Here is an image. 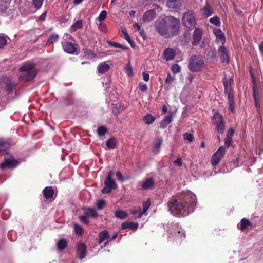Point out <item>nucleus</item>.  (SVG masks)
Here are the masks:
<instances>
[{
    "label": "nucleus",
    "instance_id": "obj_1",
    "mask_svg": "<svg viewBox=\"0 0 263 263\" xmlns=\"http://www.w3.org/2000/svg\"><path fill=\"white\" fill-rule=\"evenodd\" d=\"M196 199L195 195L190 191L184 193L181 201L173 199L168 202L171 213L177 217H181L193 212L195 208Z\"/></svg>",
    "mask_w": 263,
    "mask_h": 263
},
{
    "label": "nucleus",
    "instance_id": "obj_2",
    "mask_svg": "<svg viewBox=\"0 0 263 263\" xmlns=\"http://www.w3.org/2000/svg\"><path fill=\"white\" fill-rule=\"evenodd\" d=\"M180 24L179 20L174 16H168L157 20L155 27L161 35L171 37L177 34Z\"/></svg>",
    "mask_w": 263,
    "mask_h": 263
},
{
    "label": "nucleus",
    "instance_id": "obj_3",
    "mask_svg": "<svg viewBox=\"0 0 263 263\" xmlns=\"http://www.w3.org/2000/svg\"><path fill=\"white\" fill-rule=\"evenodd\" d=\"M20 71L23 73L20 76L22 81H28L33 79L36 75L37 70L33 63L26 62L20 67Z\"/></svg>",
    "mask_w": 263,
    "mask_h": 263
},
{
    "label": "nucleus",
    "instance_id": "obj_4",
    "mask_svg": "<svg viewBox=\"0 0 263 263\" xmlns=\"http://www.w3.org/2000/svg\"><path fill=\"white\" fill-rule=\"evenodd\" d=\"M183 24L189 29L192 30L195 28L196 24V17L192 11H188L182 16Z\"/></svg>",
    "mask_w": 263,
    "mask_h": 263
},
{
    "label": "nucleus",
    "instance_id": "obj_5",
    "mask_svg": "<svg viewBox=\"0 0 263 263\" xmlns=\"http://www.w3.org/2000/svg\"><path fill=\"white\" fill-rule=\"evenodd\" d=\"M204 65V61L200 58L194 55L190 58L189 61V69L193 72L200 71Z\"/></svg>",
    "mask_w": 263,
    "mask_h": 263
},
{
    "label": "nucleus",
    "instance_id": "obj_6",
    "mask_svg": "<svg viewBox=\"0 0 263 263\" xmlns=\"http://www.w3.org/2000/svg\"><path fill=\"white\" fill-rule=\"evenodd\" d=\"M11 0H0V14L3 16H9L14 9L10 7Z\"/></svg>",
    "mask_w": 263,
    "mask_h": 263
},
{
    "label": "nucleus",
    "instance_id": "obj_7",
    "mask_svg": "<svg viewBox=\"0 0 263 263\" xmlns=\"http://www.w3.org/2000/svg\"><path fill=\"white\" fill-rule=\"evenodd\" d=\"M213 119L216 132L219 134H222L224 130V125L222 116L218 113H216L214 115Z\"/></svg>",
    "mask_w": 263,
    "mask_h": 263
},
{
    "label": "nucleus",
    "instance_id": "obj_8",
    "mask_svg": "<svg viewBox=\"0 0 263 263\" xmlns=\"http://www.w3.org/2000/svg\"><path fill=\"white\" fill-rule=\"evenodd\" d=\"M226 154V148L224 146H220L218 150L213 154L211 159L213 166L217 165Z\"/></svg>",
    "mask_w": 263,
    "mask_h": 263
},
{
    "label": "nucleus",
    "instance_id": "obj_9",
    "mask_svg": "<svg viewBox=\"0 0 263 263\" xmlns=\"http://www.w3.org/2000/svg\"><path fill=\"white\" fill-rule=\"evenodd\" d=\"M218 53L221 62L228 63L230 61V55L228 49L223 45H221L218 49Z\"/></svg>",
    "mask_w": 263,
    "mask_h": 263
},
{
    "label": "nucleus",
    "instance_id": "obj_10",
    "mask_svg": "<svg viewBox=\"0 0 263 263\" xmlns=\"http://www.w3.org/2000/svg\"><path fill=\"white\" fill-rule=\"evenodd\" d=\"M104 184L105 187L102 190V193L103 194L109 193L112 190L117 187V184L112 179H105Z\"/></svg>",
    "mask_w": 263,
    "mask_h": 263
},
{
    "label": "nucleus",
    "instance_id": "obj_11",
    "mask_svg": "<svg viewBox=\"0 0 263 263\" xmlns=\"http://www.w3.org/2000/svg\"><path fill=\"white\" fill-rule=\"evenodd\" d=\"M202 29L199 27H195L193 34L192 45L196 46L202 39Z\"/></svg>",
    "mask_w": 263,
    "mask_h": 263
},
{
    "label": "nucleus",
    "instance_id": "obj_12",
    "mask_svg": "<svg viewBox=\"0 0 263 263\" xmlns=\"http://www.w3.org/2000/svg\"><path fill=\"white\" fill-rule=\"evenodd\" d=\"M62 47L64 51L69 54H74L76 51V45L69 41L62 42Z\"/></svg>",
    "mask_w": 263,
    "mask_h": 263
},
{
    "label": "nucleus",
    "instance_id": "obj_13",
    "mask_svg": "<svg viewBox=\"0 0 263 263\" xmlns=\"http://www.w3.org/2000/svg\"><path fill=\"white\" fill-rule=\"evenodd\" d=\"M76 249L78 258L80 259L85 258L86 254V245L82 242H79L77 244Z\"/></svg>",
    "mask_w": 263,
    "mask_h": 263
},
{
    "label": "nucleus",
    "instance_id": "obj_14",
    "mask_svg": "<svg viewBox=\"0 0 263 263\" xmlns=\"http://www.w3.org/2000/svg\"><path fill=\"white\" fill-rule=\"evenodd\" d=\"M213 33L216 36L215 42L217 44H221L223 45L226 42V37L220 29H215L213 30Z\"/></svg>",
    "mask_w": 263,
    "mask_h": 263
},
{
    "label": "nucleus",
    "instance_id": "obj_15",
    "mask_svg": "<svg viewBox=\"0 0 263 263\" xmlns=\"http://www.w3.org/2000/svg\"><path fill=\"white\" fill-rule=\"evenodd\" d=\"M174 234L176 236V239L179 241V239L182 240L185 238V234L183 231L182 228L178 224L176 223L173 225Z\"/></svg>",
    "mask_w": 263,
    "mask_h": 263
},
{
    "label": "nucleus",
    "instance_id": "obj_16",
    "mask_svg": "<svg viewBox=\"0 0 263 263\" xmlns=\"http://www.w3.org/2000/svg\"><path fill=\"white\" fill-rule=\"evenodd\" d=\"M17 161L12 159H6L4 162L1 164V168L4 170L6 168H14L17 165Z\"/></svg>",
    "mask_w": 263,
    "mask_h": 263
},
{
    "label": "nucleus",
    "instance_id": "obj_17",
    "mask_svg": "<svg viewBox=\"0 0 263 263\" xmlns=\"http://www.w3.org/2000/svg\"><path fill=\"white\" fill-rule=\"evenodd\" d=\"M163 55L166 61H171L175 57L176 52L173 49L167 48L164 50Z\"/></svg>",
    "mask_w": 263,
    "mask_h": 263
},
{
    "label": "nucleus",
    "instance_id": "obj_18",
    "mask_svg": "<svg viewBox=\"0 0 263 263\" xmlns=\"http://www.w3.org/2000/svg\"><path fill=\"white\" fill-rule=\"evenodd\" d=\"M156 17V12L154 10H150L146 12L143 16V21L149 22L153 20Z\"/></svg>",
    "mask_w": 263,
    "mask_h": 263
},
{
    "label": "nucleus",
    "instance_id": "obj_19",
    "mask_svg": "<svg viewBox=\"0 0 263 263\" xmlns=\"http://www.w3.org/2000/svg\"><path fill=\"white\" fill-rule=\"evenodd\" d=\"M162 143L163 139L161 137H158L155 139L153 143V151L155 153H158Z\"/></svg>",
    "mask_w": 263,
    "mask_h": 263
},
{
    "label": "nucleus",
    "instance_id": "obj_20",
    "mask_svg": "<svg viewBox=\"0 0 263 263\" xmlns=\"http://www.w3.org/2000/svg\"><path fill=\"white\" fill-rule=\"evenodd\" d=\"M0 81L5 84L7 90L9 92H12L16 86V84L14 82H12L8 78H4Z\"/></svg>",
    "mask_w": 263,
    "mask_h": 263
},
{
    "label": "nucleus",
    "instance_id": "obj_21",
    "mask_svg": "<svg viewBox=\"0 0 263 263\" xmlns=\"http://www.w3.org/2000/svg\"><path fill=\"white\" fill-rule=\"evenodd\" d=\"M139 224L134 222H123L121 224V230L129 229L133 230H136L138 228Z\"/></svg>",
    "mask_w": 263,
    "mask_h": 263
},
{
    "label": "nucleus",
    "instance_id": "obj_22",
    "mask_svg": "<svg viewBox=\"0 0 263 263\" xmlns=\"http://www.w3.org/2000/svg\"><path fill=\"white\" fill-rule=\"evenodd\" d=\"M150 205H151V202L149 200H147L146 201L144 202L143 204V212H142L141 208L140 206H139V211H140V212L139 215H138L137 218H140L141 217H142L143 215H146L147 214V211L148 209V208H149Z\"/></svg>",
    "mask_w": 263,
    "mask_h": 263
},
{
    "label": "nucleus",
    "instance_id": "obj_23",
    "mask_svg": "<svg viewBox=\"0 0 263 263\" xmlns=\"http://www.w3.org/2000/svg\"><path fill=\"white\" fill-rule=\"evenodd\" d=\"M166 6L168 8L176 9L181 6V3L180 0H167Z\"/></svg>",
    "mask_w": 263,
    "mask_h": 263
},
{
    "label": "nucleus",
    "instance_id": "obj_24",
    "mask_svg": "<svg viewBox=\"0 0 263 263\" xmlns=\"http://www.w3.org/2000/svg\"><path fill=\"white\" fill-rule=\"evenodd\" d=\"M83 211H84V214L88 217H93L95 218L98 217V214L96 212V210L93 208H83Z\"/></svg>",
    "mask_w": 263,
    "mask_h": 263
},
{
    "label": "nucleus",
    "instance_id": "obj_25",
    "mask_svg": "<svg viewBox=\"0 0 263 263\" xmlns=\"http://www.w3.org/2000/svg\"><path fill=\"white\" fill-rule=\"evenodd\" d=\"M109 65L105 62L101 63L98 66V71L99 73L103 74L109 69Z\"/></svg>",
    "mask_w": 263,
    "mask_h": 263
},
{
    "label": "nucleus",
    "instance_id": "obj_26",
    "mask_svg": "<svg viewBox=\"0 0 263 263\" xmlns=\"http://www.w3.org/2000/svg\"><path fill=\"white\" fill-rule=\"evenodd\" d=\"M43 193L45 197L47 199H49L53 198L54 191L51 186L46 187L43 190Z\"/></svg>",
    "mask_w": 263,
    "mask_h": 263
},
{
    "label": "nucleus",
    "instance_id": "obj_27",
    "mask_svg": "<svg viewBox=\"0 0 263 263\" xmlns=\"http://www.w3.org/2000/svg\"><path fill=\"white\" fill-rule=\"evenodd\" d=\"M172 121V115H169L166 116L160 123V127L162 128L166 127V126L167 125H168Z\"/></svg>",
    "mask_w": 263,
    "mask_h": 263
},
{
    "label": "nucleus",
    "instance_id": "obj_28",
    "mask_svg": "<svg viewBox=\"0 0 263 263\" xmlns=\"http://www.w3.org/2000/svg\"><path fill=\"white\" fill-rule=\"evenodd\" d=\"M99 244L102 243L104 240L109 239V235L106 230H103L100 232L99 234Z\"/></svg>",
    "mask_w": 263,
    "mask_h": 263
},
{
    "label": "nucleus",
    "instance_id": "obj_29",
    "mask_svg": "<svg viewBox=\"0 0 263 263\" xmlns=\"http://www.w3.org/2000/svg\"><path fill=\"white\" fill-rule=\"evenodd\" d=\"M154 184V180L153 178H149L143 181L142 188L143 189H148L152 188Z\"/></svg>",
    "mask_w": 263,
    "mask_h": 263
},
{
    "label": "nucleus",
    "instance_id": "obj_30",
    "mask_svg": "<svg viewBox=\"0 0 263 263\" xmlns=\"http://www.w3.org/2000/svg\"><path fill=\"white\" fill-rule=\"evenodd\" d=\"M83 27V21L81 20H78L71 26L70 30L71 32H73L77 31V29L82 28Z\"/></svg>",
    "mask_w": 263,
    "mask_h": 263
},
{
    "label": "nucleus",
    "instance_id": "obj_31",
    "mask_svg": "<svg viewBox=\"0 0 263 263\" xmlns=\"http://www.w3.org/2000/svg\"><path fill=\"white\" fill-rule=\"evenodd\" d=\"M155 119V117L150 114H146L143 118L144 123L147 125L152 124Z\"/></svg>",
    "mask_w": 263,
    "mask_h": 263
},
{
    "label": "nucleus",
    "instance_id": "obj_32",
    "mask_svg": "<svg viewBox=\"0 0 263 263\" xmlns=\"http://www.w3.org/2000/svg\"><path fill=\"white\" fill-rule=\"evenodd\" d=\"M133 28L135 29L136 31L139 32L140 36L143 39H145L146 38V35L145 33L144 30L141 28V26L139 25L138 23H135L133 24Z\"/></svg>",
    "mask_w": 263,
    "mask_h": 263
},
{
    "label": "nucleus",
    "instance_id": "obj_33",
    "mask_svg": "<svg viewBox=\"0 0 263 263\" xmlns=\"http://www.w3.org/2000/svg\"><path fill=\"white\" fill-rule=\"evenodd\" d=\"M203 11V15L205 17L210 16L213 13V10L210 7L208 4H206L204 8L202 9Z\"/></svg>",
    "mask_w": 263,
    "mask_h": 263
},
{
    "label": "nucleus",
    "instance_id": "obj_34",
    "mask_svg": "<svg viewBox=\"0 0 263 263\" xmlns=\"http://www.w3.org/2000/svg\"><path fill=\"white\" fill-rule=\"evenodd\" d=\"M115 215L118 218L124 219L127 217L128 214L125 211L119 210L115 211Z\"/></svg>",
    "mask_w": 263,
    "mask_h": 263
},
{
    "label": "nucleus",
    "instance_id": "obj_35",
    "mask_svg": "<svg viewBox=\"0 0 263 263\" xmlns=\"http://www.w3.org/2000/svg\"><path fill=\"white\" fill-rule=\"evenodd\" d=\"M117 145V141L114 137L109 138L106 141V146L108 149H114Z\"/></svg>",
    "mask_w": 263,
    "mask_h": 263
},
{
    "label": "nucleus",
    "instance_id": "obj_36",
    "mask_svg": "<svg viewBox=\"0 0 263 263\" xmlns=\"http://www.w3.org/2000/svg\"><path fill=\"white\" fill-rule=\"evenodd\" d=\"M67 246V242L64 239H60L57 243V246L59 250H63Z\"/></svg>",
    "mask_w": 263,
    "mask_h": 263
},
{
    "label": "nucleus",
    "instance_id": "obj_37",
    "mask_svg": "<svg viewBox=\"0 0 263 263\" xmlns=\"http://www.w3.org/2000/svg\"><path fill=\"white\" fill-rule=\"evenodd\" d=\"M107 12L106 10L102 11L99 14L98 17L96 18V22H101L104 21L107 17Z\"/></svg>",
    "mask_w": 263,
    "mask_h": 263
},
{
    "label": "nucleus",
    "instance_id": "obj_38",
    "mask_svg": "<svg viewBox=\"0 0 263 263\" xmlns=\"http://www.w3.org/2000/svg\"><path fill=\"white\" fill-rule=\"evenodd\" d=\"M59 38V37L58 34H57L55 33H53L50 36V37L48 39L47 44L48 45H50L51 44H53V43L56 42L58 40Z\"/></svg>",
    "mask_w": 263,
    "mask_h": 263
},
{
    "label": "nucleus",
    "instance_id": "obj_39",
    "mask_svg": "<svg viewBox=\"0 0 263 263\" xmlns=\"http://www.w3.org/2000/svg\"><path fill=\"white\" fill-rule=\"evenodd\" d=\"M240 224V229L241 230H243L248 226L250 225V222L247 219L243 218L241 219Z\"/></svg>",
    "mask_w": 263,
    "mask_h": 263
},
{
    "label": "nucleus",
    "instance_id": "obj_40",
    "mask_svg": "<svg viewBox=\"0 0 263 263\" xmlns=\"http://www.w3.org/2000/svg\"><path fill=\"white\" fill-rule=\"evenodd\" d=\"M121 31L124 35V39L129 43L130 45L132 44L133 41L131 40L130 36H129L125 28L121 27Z\"/></svg>",
    "mask_w": 263,
    "mask_h": 263
},
{
    "label": "nucleus",
    "instance_id": "obj_41",
    "mask_svg": "<svg viewBox=\"0 0 263 263\" xmlns=\"http://www.w3.org/2000/svg\"><path fill=\"white\" fill-rule=\"evenodd\" d=\"M108 43L111 46L117 48H121L124 50H127L128 49V47L126 46L121 45L119 43H118L115 42L110 41L108 42Z\"/></svg>",
    "mask_w": 263,
    "mask_h": 263
},
{
    "label": "nucleus",
    "instance_id": "obj_42",
    "mask_svg": "<svg viewBox=\"0 0 263 263\" xmlns=\"http://www.w3.org/2000/svg\"><path fill=\"white\" fill-rule=\"evenodd\" d=\"M32 3V5L34 7L37 9H40L43 4L44 0H31Z\"/></svg>",
    "mask_w": 263,
    "mask_h": 263
},
{
    "label": "nucleus",
    "instance_id": "obj_43",
    "mask_svg": "<svg viewBox=\"0 0 263 263\" xmlns=\"http://www.w3.org/2000/svg\"><path fill=\"white\" fill-rule=\"evenodd\" d=\"M106 204V201L104 199H100L97 201L96 206L98 210L102 209Z\"/></svg>",
    "mask_w": 263,
    "mask_h": 263
},
{
    "label": "nucleus",
    "instance_id": "obj_44",
    "mask_svg": "<svg viewBox=\"0 0 263 263\" xmlns=\"http://www.w3.org/2000/svg\"><path fill=\"white\" fill-rule=\"evenodd\" d=\"M8 144L2 140H0V153H5L8 149Z\"/></svg>",
    "mask_w": 263,
    "mask_h": 263
},
{
    "label": "nucleus",
    "instance_id": "obj_45",
    "mask_svg": "<svg viewBox=\"0 0 263 263\" xmlns=\"http://www.w3.org/2000/svg\"><path fill=\"white\" fill-rule=\"evenodd\" d=\"M74 230L78 235H81L83 233L82 227L78 224H74Z\"/></svg>",
    "mask_w": 263,
    "mask_h": 263
},
{
    "label": "nucleus",
    "instance_id": "obj_46",
    "mask_svg": "<svg viewBox=\"0 0 263 263\" xmlns=\"http://www.w3.org/2000/svg\"><path fill=\"white\" fill-rule=\"evenodd\" d=\"M107 132V129L103 126L99 127L97 129V134L99 136H104Z\"/></svg>",
    "mask_w": 263,
    "mask_h": 263
},
{
    "label": "nucleus",
    "instance_id": "obj_47",
    "mask_svg": "<svg viewBox=\"0 0 263 263\" xmlns=\"http://www.w3.org/2000/svg\"><path fill=\"white\" fill-rule=\"evenodd\" d=\"M124 69H125L127 74L128 76H132L133 74V68L129 62L125 66Z\"/></svg>",
    "mask_w": 263,
    "mask_h": 263
},
{
    "label": "nucleus",
    "instance_id": "obj_48",
    "mask_svg": "<svg viewBox=\"0 0 263 263\" xmlns=\"http://www.w3.org/2000/svg\"><path fill=\"white\" fill-rule=\"evenodd\" d=\"M210 22L217 27L220 26V19L217 16H214L210 19Z\"/></svg>",
    "mask_w": 263,
    "mask_h": 263
},
{
    "label": "nucleus",
    "instance_id": "obj_49",
    "mask_svg": "<svg viewBox=\"0 0 263 263\" xmlns=\"http://www.w3.org/2000/svg\"><path fill=\"white\" fill-rule=\"evenodd\" d=\"M171 70L174 74H176L180 72L181 67L178 64H174L172 66Z\"/></svg>",
    "mask_w": 263,
    "mask_h": 263
},
{
    "label": "nucleus",
    "instance_id": "obj_50",
    "mask_svg": "<svg viewBox=\"0 0 263 263\" xmlns=\"http://www.w3.org/2000/svg\"><path fill=\"white\" fill-rule=\"evenodd\" d=\"M183 138L185 140L191 142L194 140V137L192 134L186 133L183 135Z\"/></svg>",
    "mask_w": 263,
    "mask_h": 263
},
{
    "label": "nucleus",
    "instance_id": "obj_51",
    "mask_svg": "<svg viewBox=\"0 0 263 263\" xmlns=\"http://www.w3.org/2000/svg\"><path fill=\"white\" fill-rule=\"evenodd\" d=\"M96 24L98 25L99 29L102 32H106L107 31V26L101 22H99V23L97 22H96Z\"/></svg>",
    "mask_w": 263,
    "mask_h": 263
},
{
    "label": "nucleus",
    "instance_id": "obj_52",
    "mask_svg": "<svg viewBox=\"0 0 263 263\" xmlns=\"http://www.w3.org/2000/svg\"><path fill=\"white\" fill-rule=\"evenodd\" d=\"M83 56L86 57L87 58H90L91 55L92 54L91 51L87 48L83 49L82 50Z\"/></svg>",
    "mask_w": 263,
    "mask_h": 263
},
{
    "label": "nucleus",
    "instance_id": "obj_53",
    "mask_svg": "<svg viewBox=\"0 0 263 263\" xmlns=\"http://www.w3.org/2000/svg\"><path fill=\"white\" fill-rule=\"evenodd\" d=\"M7 44V39L5 36L0 35V48L3 47Z\"/></svg>",
    "mask_w": 263,
    "mask_h": 263
},
{
    "label": "nucleus",
    "instance_id": "obj_54",
    "mask_svg": "<svg viewBox=\"0 0 263 263\" xmlns=\"http://www.w3.org/2000/svg\"><path fill=\"white\" fill-rule=\"evenodd\" d=\"M87 216L85 214L83 216H80L79 217V219L80 221L85 224H87L89 222V221L87 219Z\"/></svg>",
    "mask_w": 263,
    "mask_h": 263
},
{
    "label": "nucleus",
    "instance_id": "obj_55",
    "mask_svg": "<svg viewBox=\"0 0 263 263\" xmlns=\"http://www.w3.org/2000/svg\"><path fill=\"white\" fill-rule=\"evenodd\" d=\"M228 99L229 100V105H234L235 104V101H234V95H229L228 97Z\"/></svg>",
    "mask_w": 263,
    "mask_h": 263
},
{
    "label": "nucleus",
    "instance_id": "obj_56",
    "mask_svg": "<svg viewBox=\"0 0 263 263\" xmlns=\"http://www.w3.org/2000/svg\"><path fill=\"white\" fill-rule=\"evenodd\" d=\"M174 77H173L170 74H168L165 80V83L167 84H171L174 81Z\"/></svg>",
    "mask_w": 263,
    "mask_h": 263
},
{
    "label": "nucleus",
    "instance_id": "obj_57",
    "mask_svg": "<svg viewBox=\"0 0 263 263\" xmlns=\"http://www.w3.org/2000/svg\"><path fill=\"white\" fill-rule=\"evenodd\" d=\"M234 130L232 128L230 129L227 133V138L232 139L234 134Z\"/></svg>",
    "mask_w": 263,
    "mask_h": 263
},
{
    "label": "nucleus",
    "instance_id": "obj_58",
    "mask_svg": "<svg viewBox=\"0 0 263 263\" xmlns=\"http://www.w3.org/2000/svg\"><path fill=\"white\" fill-rule=\"evenodd\" d=\"M174 163L178 166H181L182 164L181 159L180 158H178L174 161Z\"/></svg>",
    "mask_w": 263,
    "mask_h": 263
},
{
    "label": "nucleus",
    "instance_id": "obj_59",
    "mask_svg": "<svg viewBox=\"0 0 263 263\" xmlns=\"http://www.w3.org/2000/svg\"><path fill=\"white\" fill-rule=\"evenodd\" d=\"M232 142V139L228 138L227 137L224 139V144L228 147H229L231 145Z\"/></svg>",
    "mask_w": 263,
    "mask_h": 263
},
{
    "label": "nucleus",
    "instance_id": "obj_60",
    "mask_svg": "<svg viewBox=\"0 0 263 263\" xmlns=\"http://www.w3.org/2000/svg\"><path fill=\"white\" fill-rule=\"evenodd\" d=\"M224 92L227 95V97L229 95H233L231 93V87H230L224 88Z\"/></svg>",
    "mask_w": 263,
    "mask_h": 263
},
{
    "label": "nucleus",
    "instance_id": "obj_61",
    "mask_svg": "<svg viewBox=\"0 0 263 263\" xmlns=\"http://www.w3.org/2000/svg\"><path fill=\"white\" fill-rule=\"evenodd\" d=\"M140 211H139V207H138V209H132L131 210V214L133 215L136 216L137 214H139Z\"/></svg>",
    "mask_w": 263,
    "mask_h": 263
},
{
    "label": "nucleus",
    "instance_id": "obj_62",
    "mask_svg": "<svg viewBox=\"0 0 263 263\" xmlns=\"http://www.w3.org/2000/svg\"><path fill=\"white\" fill-rule=\"evenodd\" d=\"M142 75L143 80L146 82H148L149 79V74L146 72H143Z\"/></svg>",
    "mask_w": 263,
    "mask_h": 263
},
{
    "label": "nucleus",
    "instance_id": "obj_63",
    "mask_svg": "<svg viewBox=\"0 0 263 263\" xmlns=\"http://www.w3.org/2000/svg\"><path fill=\"white\" fill-rule=\"evenodd\" d=\"M10 214V212L9 210H5L3 212V214L6 215L7 216V217H4V216H3V218L7 219L9 217Z\"/></svg>",
    "mask_w": 263,
    "mask_h": 263
},
{
    "label": "nucleus",
    "instance_id": "obj_64",
    "mask_svg": "<svg viewBox=\"0 0 263 263\" xmlns=\"http://www.w3.org/2000/svg\"><path fill=\"white\" fill-rule=\"evenodd\" d=\"M116 177L118 180L122 181L123 180V178L122 175L120 172H118L116 173Z\"/></svg>",
    "mask_w": 263,
    "mask_h": 263
}]
</instances>
